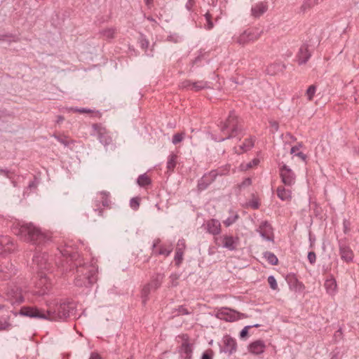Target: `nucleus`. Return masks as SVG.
<instances>
[{"instance_id":"obj_7","label":"nucleus","mask_w":359,"mask_h":359,"mask_svg":"<svg viewBox=\"0 0 359 359\" xmlns=\"http://www.w3.org/2000/svg\"><path fill=\"white\" fill-rule=\"evenodd\" d=\"M230 165H226L224 168H219L217 170H211L210 172L205 174L198 182V189L200 191L206 189L211 184L218 175H225L229 173Z\"/></svg>"},{"instance_id":"obj_52","label":"nucleus","mask_w":359,"mask_h":359,"mask_svg":"<svg viewBox=\"0 0 359 359\" xmlns=\"http://www.w3.org/2000/svg\"><path fill=\"white\" fill-rule=\"evenodd\" d=\"M248 205L254 210H257L259 208V202L257 199L250 201Z\"/></svg>"},{"instance_id":"obj_63","label":"nucleus","mask_w":359,"mask_h":359,"mask_svg":"<svg viewBox=\"0 0 359 359\" xmlns=\"http://www.w3.org/2000/svg\"><path fill=\"white\" fill-rule=\"evenodd\" d=\"M89 359H100V356L97 353H93Z\"/></svg>"},{"instance_id":"obj_27","label":"nucleus","mask_w":359,"mask_h":359,"mask_svg":"<svg viewBox=\"0 0 359 359\" xmlns=\"http://www.w3.org/2000/svg\"><path fill=\"white\" fill-rule=\"evenodd\" d=\"M327 293L330 295H334L337 291V283L334 278H327L324 284Z\"/></svg>"},{"instance_id":"obj_46","label":"nucleus","mask_w":359,"mask_h":359,"mask_svg":"<svg viewBox=\"0 0 359 359\" xmlns=\"http://www.w3.org/2000/svg\"><path fill=\"white\" fill-rule=\"evenodd\" d=\"M251 184H252L251 178L247 177L238 185V187L240 189H245V188L250 186Z\"/></svg>"},{"instance_id":"obj_26","label":"nucleus","mask_w":359,"mask_h":359,"mask_svg":"<svg viewBox=\"0 0 359 359\" xmlns=\"http://www.w3.org/2000/svg\"><path fill=\"white\" fill-rule=\"evenodd\" d=\"M267 10V4L266 3L260 2L254 5L251 8L252 15L258 18L264 14Z\"/></svg>"},{"instance_id":"obj_54","label":"nucleus","mask_w":359,"mask_h":359,"mask_svg":"<svg viewBox=\"0 0 359 359\" xmlns=\"http://www.w3.org/2000/svg\"><path fill=\"white\" fill-rule=\"evenodd\" d=\"M308 259L311 264H313L316 261V253L313 251L308 253Z\"/></svg>"},{"instance_id":"obj_13","label":"nucleus","mask_w":359,"mask_h":359,"mask_svg":"<svg viewBox=\"0 0 359 359\" xmlns=\"http://www.w3.org/2000/svg\"><path fill=\"white\" fill-rule=\"evenodd\" d=\"M109 193L107 191H101L97 194L96 198L95 200V207L93 208V212H97L99 216H102V209L101 208L100 204L103 207H109L111 203L109 200Z\"/></svg>"},{"instance_id":"obj_18","label":"nucleus","mask_w":359,"mask_h":359,"mask_svg":"<svg viewBox=\"0 0 359 359\" xmlns=\"http://www.w3.org/2000/svg\"><path fill=\"white\" fill-rule=\"evenodd\" d=\"M5 309V305L0 304V331H9L13 327L8 312L6 311V313H4Z\"/></svg>"},{"instance_id":"obj_48","label":"nucleus","mask_w":359,"mask_h":359,"mask_svg":"<svg viewBox=\"0 0 359 359\" xmlns=\"http://www.w3.org/2000/svg\"><path fill=\"white\" fill-rule=\"evenodd\" d=\"M193 82L190 80H185L180 83L181 88L191 90Z\"/></svg>"},{"instance_id":"obj_61","label":"nucleus","mask_w":359,"mask_h":359,"mask_svg":"<svg viewBox=\"0 0 359 359\" xmlns=\"http://www.w3.org/2000/svg\"><path fill=\"white\" fill-rule=\"evenodd\" d=\"M294 155L299 157L304 161H305L306 159V155L302 152L295 153Z\"/></svg>"},{"instance_id":"obj_20","label":"nucleus","mask_w":359,"mask_h":359,"mask_svg":"<svg viewBox=\"0 0 359 359\" xmlns=\"http://www.w3.org/2000/svg\"><path fill=\"white\" fill-rule=\"evenodd\" d=\"M220 318L226 321L233 322L238 319V313L229 309H224L219 313Z\"/></svg>"},{"instance_id":"obj_31","label":"nucleus","mask_w":359,"mask_h":359,"mask_svg":"<svg viewBox=\"0 0 359 359\" xmlns=\"http://www.w3.org/2000/svg\"><path fill=\"white\" fill-rule=\"evenodd\" d=\"M230 215L224 220L223 223L226 226L229 227L233 224H234L238 219L239 216L237 212H235L232 210L229 211Z\"/></svg>"},{"instance_id":"obj_55","label":"nucleus","mask_w":359,"mask_h":359,"mask_svg":"<svg viewBox=\"0 0 359 359\" xmlns=\"http://www.w3.org/2000/svg\"><path fill=\"white\" fill-rule=\"evenodd\" d=\"M177 313L176 315H177V316L189 314V312L184 306H179V308L177 309Z\"/></svg>"},{"instance_id":"obj_6","label":"nucleus","mask_w":359,"mask_h":359,"mask_svg":"<svg viewBox=\"0 0 359 359\" xmlns=\"http://www.w3.org/2000/svg\"><path fill=\"white\" fill-rule=\"evenodd\" d=\"M2 298L12 306L19 305L25 301L23 290L15 284L8 285L4 289Z\"/></svg>"},{"instance_id":"obj_38","label":"nucleus","mask_w":359,"mask_h":359,"mask_svg":"<svg viewBox=\"0 0 359 359\" xmlns=\"http://www.w3.org/2000/svg\"><path fill=\"white\" fill-rule=\"evenodd\" d=\"M177 156L171 154L169 156L167 161V168L169 170H173L176 165Z\"/></svg>"},{"instance_id":"obj_1","label":"nucleus","mask_w":359,"mask_h":359,"mask_svg":"<svg viewBox=\"0 0 359 359\" xmlns=\"http://www.w3.org/2000/svg\"><path fill=\"white\" fill-rule=\"evenodd\" d=\"M59 254L55 256V264L62 271L69 268H76L74 284L77 287L90 288L97 280V266L94 263H86L80 257L77 252L72 250L70 246L58 249Z\"/></svg>"},{"instance_id":"obj_41","label":"nucleus","mask_w":359,"mask_h":359,"mask_svg":"<svg viewBox=\"0 0 359 359\" xmlns=\"http://www.w3.org/2000/svg\"><path fill=\"white\" fill-rule=\"evenodd\" d=\"M316 87L314 85H311L308 88L306 94L307 96V99L309 101L313 100V97L316 93Z\"/></svg>"},{"instance_id":"obj_35","label":"nucleus","mask_w":359,"mask_h":359,"mask_svg":"<svg viewBox=\"0 0 359 359\" xmlns=\"http://www.w3.org/2000/svg\"><path fill=\"white\" fill-rule=\"evenodd\" d=\"M264 257L268 261L269 264L271 265H276L278 262V259L277 257L271 252H264Z\"/></svg>"},{"instance_id":"obj_64","label":"nucleus","mask_w":359,"mask_h":359,"mask_svg":"<svg viewBox=\"0 0 359 359\" xmlns=\"http://www.w3.org/2000/svg\"><path fill=\"white\" fill-rule=\"evenodd\" d=\"M161 240L159 238H157L154 241L153 245H152V249L154 250L156 246L160 243Z\"/></svg>"},{"instance_id":"obj_60","label":"nucleus","mask_w":359,"mask_h":359,"mask_svg":"<svg viewBox=\"0 0 359 359\" xmlns=\"http://www.w3.org/2000/svg\"><path fill=\"white\" fill-rule=\"evenodd\" d=\"M193 4H194V0H188L187 3L185 5V7L188 11H191V9L193 6Z\"/></svg>"},{"instance_id":"obj_4","label":"nucleus","mask_w":359,"mask_h":359,"mask_svg":"<svg viewBox=\"0 0 359 359\" xmlns=\"http://www.w3.org/2000/svg\"><path fill=\"white\" fill-rule=\"evenodd\" d=\"M219 128L221 135L219 137L212 135V139L217 142H222L243 135V127L241 120L234 111H230L225 121L220 122Z\"/></svg>"},{"instance_id":"obj_30","label":"nucleus","mask_w":359,"mask_h":359,"mask_svg":"<svg viewBox=\"0 0 359 359\" xmlns=\"http://www.w3.org/2000/svg\"><path fill=\"white\" fill-rule=\"evenodd\" d=\"M285 69V66L280 62H276L269 65L267 68V72L269 74H276L278 72H282Z\"/></svg>"},{"instance_id":"obj_5","label":"nucleus","mask_w":359,"mask_h":359,"mask_svg":"<svg viewBox=\"0 0 359 359\" xmlns=\"http://www.w3.org/2000/svg\"><path fill=\"white\" fill-rule=\"evenodd\" d=\"M15 249L13 240L8 236H0V257L5 253H11ZM15 269L9 261L2 263L0 266V280L10 279L15 274Z\"/></svg>"},{"instance_id":"obj_56","label":"nucleus","mask_w":359,"mask_h":359,"mask_svg":"<svg viewBox=\"0 0 359 359\" xmlns=\"http://www.w3.org/2000/svg\"><path fill=\"white\" fill-rule=\"evenodd\" d=\"M252 327V326L247 325L245 326L240 332L241 338H245L248 334V330L250 328Z\"/></svg>"},{"instance_id":"obj_53","label":"nucleus","mask_w":359,"mask_h":359,"mask_svg":"<svg viewBox=\"0 0 359 359\" xmlns=\"http://www.w3.org/2000/svg\"><path fill=\"white\" fill-rule=\"evenodd\" d=\"M185 241L184 239H180L178 241H177V248L176 250H180L184 252V250L185 249Z\"/></svg>"},{"instance_id":"obj_12","label":"nucleus","mask_w":359,"mask_h":359,"mask_svg":"<svg viewBox=\"0 0 359 359\" xmlns=\"http://www.w3.org/2000/svg\"><path fill=\"white\" fill-rule=\"evenodd\" d=\"M93 135H97L100 142L104 147L109 145L112 142V138L109 135L107 129L101 124L95 123L93 125Z\"/></svg>"},{"instance_id":"obj_43","label":"nucleus","mask_w":359,"mask_h":359,"mask_svg":"<svg viewBox=\"0 0 359 359\" xmlns=\"http://www.w3.org/2000/svg\"><path fill=\"white\" fill-rule=\"evenodd\" d=\"M259 161L257 158L253 159L251 162L245 164V165H241L242 170H248L250 168H252L254 166H256L258 165Z\"/></svg>"},{"instance_id":"obj_17","label":"nucleus","mask_w":359,"mask_h":359,"mask_svg":"<svg viewBox=\"0 0 359 359\" xmlns=\"http://www.w3.org/2000/svg\"><path fill=\"white\" fill-rule=\"evenodd\" d=\"M203 226L208 233L213 235L215 237H217V236L221 233L220 222L216 219H210L205 221Z\"/></svg>"},{"instance_id":"obj_34","label":"nucleus","mask_w":359,"mask_h":359,"mask_svg":"<svg viewBox=\"0 0 359 359\" xmlns=\"http://www.w3.org/2000/svg\"><path fill=\"white\" fill-rule=\"evenodd\" d=\"M208 83L205 81H198L193 82L191 90L198 91L209 88Z\"/></svg>"},{"instance_id":"obj_49","label":"nucleus","mask_w":359,"mask_h":359,"mask_svg":"<svg viewBox=\"0 0 359 359\" xmlns=\"http://www.w3.org/2000/svg\"><path fill=\"white\" fill-rule=\"evenodd\" d=\"M130 205L132 209H133L135 210H137L140 206L139 199L137 198H131V200L130 201Z\"/></svg>"},{"instance_id":"obj_19","label":"nucleus","mask_w":359,"mask_h":359,"mask_svg":"<svg viewBox=\"0 0 359 359\" xmlns=\"http://www.w3.org/2000/svg\"><path fill=\"white\" fill-rule=\"evenodd\" d=\"M311 56V53L309 50V46L307 44L302 45L297 55V61L299 65H303L307 62Z\"/></svg>"},{"instance_id":"obj_11","label":"nucleus","mask_w":359,"mask_h":359,"mask_svg":"<svg viewBox=\"0 0 359 359\" xmlns=\"http://www.w3.org/2000/svg\"><path fill=\"white\" fill-rule=\"evenodd\" d=\"M279 173L281 182L286 187H292L295 183L296 176L292 169L285 164L280 165Z\"/></svg>"},{"instance_id":"obj_3","label":"nucleus","mask_w":359,"mask_h":359,"mask_svg":"<svg viewBox=\"0 0 359 359\" xmlns=\"http://www.w3.org/2000/svg\"><path fill=\"white\" fill-rule=\"evenodd\" d=\"M13 232L25 242L37 248H43L50 242V237L32 223L18 222L13 224Z\"/></svg>"},{"instance_id":"obj_45","label":"nucleus","mask_w":359,"mask_h":359,"mask_svg":"<svg viewBox=\"0 0 359 359\" xmlns=\"http://www.w3.org/2000/svg\"><path fill=\"white\" fill-rule=\"evenodd\" d=\"M313 6L311 0H305L301 6V11L305 12L306 10L310 9Z\"/></svg>"},{"instance_id":"obj_40","label":"nucleus","mask_w":359,"mask_h":359,"mask_svg":"<svg viewBox=\"0 0 359 359\" xmlns=\"http://www.w3.org/2000/svg\"><path fill=\"white\" fill-rule=\"evenodd\" d=\"M184 137H185V133L184 132L175 133L172 136V143L173 144H177L184 139Z\"/></svg>"},{"instance_id":"obj_59","label":"nucleus","mask_w":359,"mask_h":359,"mask_svg":"<svg viewBox=\"0 0 359 359\" xmlns=\"http://www.w3.org/2000/svg\"><path fill=\"white\" fill-rule=\"evenodd\" d=\"M302 143H298L297 145L292 147L290 150L291 154H295L301 147H302Z\"/></svg>"},{"instance_id":"obj_2","label":"nucleus","mask_w":359,"mask_h":359,"mask_svg":"<svg viewBox=\"0 0 359 359\" xmlns=\"http://www.w3.org/2000/svg\"><path fill=\"white\" fill-rule=\"evenodd\" d=\"M47 306L46 312L35 306H22L18 312L12 311L11 313L15 316L20 315L30 318L55 321L62 320L69 316L71 306L67 301L52 300L47 302Z\"/></svg>"},{"instance_id":"obj_50","label":"nucleus","mask_w":359,"mask_h":359,"mask_svg":"<svg viewBox=\"0 0 359 359\" xmlns=\"http://www.w3.org/2000/svg\"><path fill=\"white\" fill-rule=\"evenodd\" d=\"M167 40L170 42L178 43L181 41V37L176 34H170L168 36Z\"/></svg>"},{"instance_id":"obj_14","label":"nucleus","mask_w":359,"mask_h":359,"mask_svg":"<svg viewBox=\"0 0 359 359\" xmlns=\"http://www.w3.org/2000/svg\"><path fill=\"white\" fill-rule=\"evenodd\" d=\"M236 350V342L229 335L224 336L222 339V344L220 345V352L231 355Z\"/></svg>"},{"instance_id":"obj_9","label":"nucleus","mask_w":359,"mask_h":359,"mask_svg":"<svg viewBox=\"0 0 359 359\" xmlns=\"http://www.w3.org/2000/svg\"><path fill=\"white\" fill-rule=\"evenodd\" d=\"M214 242L217 246H222L230 251L236 250L239 243V238L231 235H223L219 237H214Z\"/></svg>"},{"instance_id":"obj_58","label":"nucleus","mask_w":359,"mask_h":359,"mask_svg":"<svg viewBox=\"0 0 359 359\" xmlns=\"http://www.w3.org/2000/svg\"><path fill=\"white\" fill-rule=\"evenodd\" d=\"M72 111H77V112H79V113H81V114H83V113H90L91 111L90 109H86V108H72L71 109Z\"/></svg>"},{"instance_id":"obj_37","label":"nucleus","mask_w":359,"mask_h":359,"mask_svg":"<svg viewBox=\"0 0 359 359\" xmlns=\"http://www.w3.org/2000/svg\"><path fill=\"white\" fill-rule=\"evenodd\" d=\"M151 290H154L149 284L145 285L142 290V302L144 304Z\"/></svg>"},{"instance_id":"obj_24","label":"nucleus","mask_w":359,"mask_h":359,"mask_svg":"<svg viewBox=\"0 0 359 359\" xmlns=\"http://www.w3.org/2000/svg\"><path fill=\"white\" fill-rule=\"evenodd\" d=\"M180 351L181 355L184 358H188V359H190L191 358L193 348H192L191 344L189 343L187 339H185L182 342V344L180 346Z\"/></svg>"},{"instance_id":"obj_32","label":"nucleus","mask_w":359,"mask_h":359,"mask_svg":"<svg viewBox=\"0 0 359 359\" xmlns=\"http://www.w3.org/2000/svg\"><path fill=\"white\" fill-rule=\"evenodd\" d=\"M116 29L113 27L107 28L100 31L101 36L106 39H113L115 36Z\"/></svg>"},{"instance_id":"obj_44","label":"nucleus","mask_w":359,"mask_h":359,"mask_svg":"<svg viewBox=\"0 0 359 359\" xmlns=\"http://www.w3.org/2000/svg\"><path fill=\"white\" fill-rule=\"evenodd\" d=\"M268 283L270 285V287L272 290H276L278 289V284H277L276 280L274 278V276H269L268 277Z\"/></svg>"},{"instance_id":"obj_10","label":"nucleus","mask_w":359,"mask_h":359,"mask_svg":"<svg viewBox=\"0 0 359 359\" xmlns=\"http://www.w3.org/2000/svg\"><path fill=\"white\" fill-rule=\"evenodd\" d=\"M33 268L37 271L46 270L48 271L51 266V262L48 259V255L46 253H41L36 251L32 259Z\"/></svg>"},{"instance_id":"obj_36","label":"nucleus","mask_w":359,"mask_h":359,"mask_svg":"<svg viewBox=\"0 0 359 359\" xmlns=\"http://www.w3.org/2000/svg\"><path fill=\"white\" fill-rule=\"evenodd\" d=\"M137 182L140 187H144L151 183V180L146 174H142L138 177Z\"/></svg>"},{"instance_id":"obj_39","label":"nucleus","mask_w":359,"mask_h":359,"mask_svg":"<svg viewBox=\"0 0 359 359\" xmlns=\"http://www.w3.org/2000/svg\"><path fill=\"white\" fill-rule=\"evenodd\" d=\"M139 43L142 49L145 50L147 53L148 47L149 46V41L148 39H146V37L144 35H140L139 38Z\"/></svg>"},{"instance_id":"obj_25","label":"nucleus","mask_w":359,"mask_h":359,"mask_svg":"<svg viewBox=\"0 0 359 359\" xmlns=\"http://www.w3.org/2000/svg\"><path fill=\"white\" fill-rule=\"evenodd\" d=\"M255 138L251 137L248 139H246L244 142L239 147L234 148L235 152L240 154L242 152H245L249 151L254 147Z\"/></svg>"},{"instance_id":"obj_51","label":"nucleus","mask_w":359,"mask_h":359,"mask_svg":"<svg viewBox=\"0 0 359 359\" xmlns=\"http://www.w3.org/2000/svg\"><path fill=\"white\" fill-rule=\"evenodd\" d=\"M53 137L61 144H64L65 146H67L68 145V141L67 140V137L66 136H60V135H54Z\"/></svg>"},{"instance_id":"obj_47","label":"nucleus","mask_w":359,"mask_h":359,"mask_svg":"<svg viewBox=\"0 0 359 359\" xmlns=\"http://www.w3.org/2000/svg\"><path fill=\"white\" fill-rule=\"evenodd\" d=\"M205 20L207 21V25H205V28L207 29H211L213 27V23L211 21V15L209 13H206L205 15Z\"/></svg>"},{"instance_id":"obj_15","label":"nucleus","mask_w":359,"mask_h":359,"mask_svg":"<svg viewBox=\"0 0 359 359\" xmlns=\"http://www.w3.org/2000/svg\"><path fill=\"white\" fill-rule=\"evenodd\" d=\"M256 231L263 239L268 241H273V229L267 221L262 222Z\"/></svg>"},{"instance_id":"obj_8","label":"nucleus","mask_w":359,"mask_h":359,"mask_svg":"<svg viewBox=\"0 0 359 359\" xmlns=\"http://www.w3.org/2000/svg\"><path fill=\"white\" fill-rule=\"evenodd\" d=\"M39 280L35 284V289L33 294L36 296H43L47 294L50 289L51 283L50 278L43 271H38Z\"/></svg>"},{"instance_id":"obj_42","label":"nucleus","mask_w":359,"mask_h":359,"mask_svg":"<svg viewBox=\"0 0 359 359\" xmlns=\"http://www.w3.org/2000/svg\"><path fill=\"white\" fill-rule=\"evenodd\" d=\"M184 252L180 250H176L175 260L177 265H180L183 259Z\"/></svg>"},{"instance_id":"obj_29","label":"nucleus","mask_w":359,"mask_h":359,"mask_svg":"<svg viewBox=\"0 0 359 359\" xmlns=\"http://www.w3.org/2000/svg\"><path fill=\"white\" fill-rule=\"evenodd\" d=\"M164 276L162 273H157L152 277L151 282L149 283L154 290H157L161 285Z\"/></svg>"},{"instance_id":"obj_33","label":"nucleus","mask_w":359,"mask_h":359,"mask_svg":"<svg viewBox=\"0 0 359 359\" xmlns=\"http://www.w3.org/2000/svg\"><path fill=\"white\" fill-rule=\"evenodd\" d=\"M172 251V244L170 243L168 245H163L160 247L158 255H163L165 257H168L170 255Z\"/></svg>"},{"instance_id":"obj_21","label":"nucleus","mask_w":359,"mask_h":359,"mask_svg":"<svg viewBox=\"0 0 359 359\" xmlns=\"http://www.w3.org/2000/svg\"><path fill=\"white\" fill-rule=\"evenodd\" d=\"M266 345L262 340H257L249 345L248 349L250 353L259 355L264 351Z\"/></svg>"},{"instance_id":"obj_28","label":"nucleus","mask_w":359,"mask_h":359,"mask_svg":"<svg viewBox=\"0 0 359 359\" xmlns=\"http://www.w3.org/2000/svg\"><path fill=\"white\" fill-rule=\"evenodd\" d=\"M288 283L290 287L295 292H302L304 289V285L302 282H299L296 277L292 276L289 278Z\"/></svg>"},{"instance_id":"obj_62","label":"nucleus","mask_w":359,"mask_h":359,"mask_svg":"<svg viewBox=\"0 0 359 359\" xmlns=\"http://www.w3.org/2000/svg\"><path fill=\"white\" fill-rule=\"evenodd\" d=\"M201 359H212V355L208 352L203 353Z\"/></svg>"},{"instance_id":"obj_22","label":"nucleus","mask_w":359,"mask_h":359,"mask_svg":"<svg viewBox=\"0 0 359 359\" xmlns=\"http://www.w3.org/2000/svg\"><path fill=\"white\" fill-rule=\"evenodd\" d=\"M339 254L341 258L346 262H349L353 260V253L351 249L344 244L339 245Z\"/></svg>"},{"instance_id":"obj_23","label":"nucleus","mask_w":359,"mask_h":359,"mask_svg":"<svg viewBox=\"0 0 359 359\" xmlns=\"http://www.w3.org/2000/svg\"><path fill=\"white\" fill-rule=\"evenodd\" d=\"M278 197L283 201H289L292 198V191L284 186H278L276 190Z\"/></svg>"},{"instance_id":"obj_57","label":"nucleus","mask_w":359,"mask_h":359,"mask_svg":"<svg viewBox=\"0 0 359 359\" xmlns=\"http://www.w3.org/2000/svg\"><path fill=\"white\" fill-rule=\"evenodd\" d=\"M180 276L177 273H172L170 276V279L172 282V286H176L177 283V280H178Z\"/></svg>"},{"instance_id":"obj_16","label":"nucleus","mask_w":359,"mask_h":359,"mask_svg":"<svg viewBox=\"0 0 359 359\" xmlns=\"http://www.w3.org/2000/svg\"><path fill=\"white\" fill-rule=\"evenodd\" d=\"M259 34L254 32L252 29H247L238 36L234 38L236 43L244 45L248 42L253 41L259 38Z\"/></svg>"}]
</instances>
